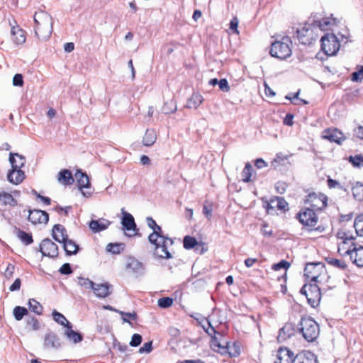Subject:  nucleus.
Masks as SVG:
<instances>
[{
	"label": "nucleus",
	"instance_id": "nucleus-15",
	"mask_svg": "<svg viewBox=\"0 0 363 363\" xmlns=\"http://www.w3.org/2000/svg\"><path fill=\"white\" fill-rule=\"evenodd\" d=\"M323 138L337 144H340L344 140L342 133L336 128L325 130L323 133Z\"/></svg>",
	"mask_w": 363,
	"mask_h": 363
},
{
	"label": "nucleus",
	"instance_id": "nucleus-14",
	"mask_svg": "<svg viewBox=\"0 0 363 363\" xmlns=\"http://www.w3.org/2000/svg\"><path fill=\"white\" fill-rule=\"evenodd\" d=\"M126 269L137 276L142 275L145 270L143 264L133 257L128 259Z\"/></svg>",
	"mask_w": 363,
	"mask_h": 363
},
{
	"label": "nucleus",
	"instance_id": "nucleus-20",
	"mask_svg": "<svg viewBox=\"0 0 363 363\" xmlns=\"http://www.w3.org/2000/svg\"><path fill=\"white\" fill-rule=\"evenodd\" d=\"M52 237L58 242L63 243L69 239L65 227L60 224H56L52 228Z\"/></svg>",
	"mask_w": 363,
	"mask_h": 363
},
{
	"label": "nucleus",
	"instance_id": "nucleus-33",
	"mask_svg": "<svg viewBox=\"0 0 363 363\" xmlns=\"http://www.w3.org/2000/svg\"><path fill=\"white\" fill-rule=\"evenodd\" d=\"M157 140L156 132L153 129H147L143 137V143L145 146H152Z\"/></svg>",
	"mask_w": 363,
	"mask_h": 363
},
{
	"label": "nucleus",
	"instance_id": "nucleus-27",
	"mask_svg": "<svg viewBox=\"0 0 363 363\" xmlns=\"http://www.w3.org/2000/svg\"><path fill=\"white\" fill-rule=\"evenodd\" d=\"M110 285L107 283L105 284H94L93 291L96 296L99 298H105L110 294L109 292Z\"/></svg>",
	"mask_w": 363,
	"mask_h": 363
},
{
	"label": "nucleus",
	"instance_id": "nucleus-32",
	"mask_svg": "<svg viewBox=\"0 0 363 363\" xmlns=\"http://www.w3.org/2000/svg\"><path fill=\"white\" fill-rule=\"evenodd\" d=\"M64 250L67 255H76L79 247L73 240L67 239L63 242Z\"/></svg>",
	"mask_w": 363,
	"mask_h": 363
},
{
	"label": "nucleus",
	"instance_id": "nucleus-8",
	"mask_svg": "<svg viewBox=\"0 0 363 363\" xmlns=\"http://www.w3.org/2000/svg\"><path fill=\"white\" fill-rule=\"evenodd\" d=\"M327 197L323 194L311 193L307 196L305 203L314 211L322 210L327 206Z\"/></svg>",
	"mask_w": 363,
	"mask_h": 363
},
{
	"label": "nucleus",
	"instance_id": "nucleus-44",
	"mask_svg": "<svg viewBox=\"0 0 363 363\" xmlns=\"http://www.w3.org/2000/svg\"><path fill=\"white\" fill-rule=\"evenodd\" d=\"M29 309L33 313L40 315L43 312V306L41 304L33 298H30L28 301Z\"/></svg>",
	"mask_w": 363,
	"mask_h": 363
},
{
	"label": "nucleus",
	"instance_id": "nucleus-54",
	"mask_svg": "<svg viewBox=\"0 0 363 363\" xmlns=\"http://www.w3.org/2000/svg\"><path fill=\"white\" fill-rule=\"evenodd\" d=\"M212 211V205L211 203H208L207 202H206L203 206V213L206 216V218H208V220H210L211 218Z\"/></svg>",
	"mask_w": 363,
	"mask_h": 363
},
{
	"label": "nucleus",
	"instance_id": "nucleus-47",
	"mask_svg": "<svg viewBox=\"0 0 363 363\" xmlns=\"http://www.w3.org/2000/svg\"><path fill=\"white\" fill-rule=\"evenodd\" d=\"M177 110V106L173 100H170L164 104L162 111L164 114L174 113Z\"/></svg>",
	"mask_w": 363,
	"mask_h": 363
},
{
	"label": "nucleus",
	"instance_id": "nucleus-23",
	"mask_svg": "<svg viewBox=\"0 0 363 363\" xmlns=\"http://www.w3.org/2000/svg\"><path fill=\"white\" fill-rule=\"evenodd\" d=\"M9 162L11 164L12 169H21L26 163V158L24 156L18 153H10Z\"/></svg>",
	"mask_w": 363,
	"mask_h": 363
},
{
	"label": "nucleus",
	"instance_id": "nucleus-51",
	"mask_svg": "<svg viewBox=\"0 0 363 363\" xmlns=\"http://www.w3.org/2000/svg\"><path fill=\"white\" fill-rule=\"evenodd\" d=\"M157 304L162 308H167L173 304V299L169 297H162L158 299Z\"/></svg>",
	"mask_w": 363,
	"mask_h": 363
},
{
	"label": "nucleus",
	"instance_id": "nucleus-25",
	"mask_svg": "<svg viewBox=\"0 0 363 363\" xmlns=\"http://www.w3.org/2000/svg\"><path fill=\"white\" fill-rule=\"evenodd\" d=\"M57 180L64 185H70L74 182L72 172L68 169L61 170L58 174Z\"/></svg>",
	"mask_w": 363,
	"mask_h": 363
},
{
	"label": "nucleus",
	"instance_id": "nucleus-21",
	"mask_svg": "<svg viewBox=\"0 0 363 363\" xmlns=\"http://www.w3.org/2000/svg\"><path fill=\"white\" fill-rule=\"evenodd\" d=\"M43 345L46 349H57L60 347V339L53 333H47L45 335Z\"/></svg>",
	"mask_w": 363,
	"mask_h": 363
},
{
	"label": "nucleus",
	"instance_id": "nucleus-22",
	"mask_svg": "<svg viewBox=\"0 0 363 363\" xmlns=\"http://www.w3.org/2000/svg\"><path fill=\"white\" fill-rule=\"evenodd\" d=\"M25 179V173L21 169H11L8 173V181L13 184H19Z\"/></svg>",
	"mask_w": 363,
	"mask_h": 363
},
{
	"label": "nucleus",
	"instance_id": "nucleus-42",
	"mask_svg": "<svg viewBox=\"0 0 363 363\" xmlns=\"http://www.w3.org/2000/svg\"><path fill=\"white\" fill-rule=\"evenodd\" d=\"M17 237L26 245L31 244L33 240L31 234L25 231L17 230Z\"/></svg>",
	"mask_w": 363,
	"mask_h": 363
},
{
	"label": "nucleus",
	"instance_id": "nucleus-55",
	"mask_svg": "<svg viewBox=\"0 0 363 363\" xmlns=\"http://www.w3.org/2000/svg\"><path fill=\"white\" fill-rule=\"evenodd\" d=\"M14 271H15V266L11 263H9L7 264L6 269H5V271L4 272V277L7 279H10L13 277V275L14 274Z\"/></svg>",
	"mask_w": 363,
	"mask_h": 363
},
{
	"label": "nucleus",
	"instance_id": "nucleus-19",
	"mask_svg": "<svg viewBox=\"0 0 363 363\" xmlns=\"http://www.w3.org/2000/svg\"><path fill=\"white\" fill-rule=\"evenodd\" d=\"M123 218L121 224L123 227V229L128 231L130 230H136V224L135 223V220L133 216L124 211L122 208Z\"/></svg>",
	"mask_w": 363,
	"mask_h": 363
},
{
	"label": "nucleus",
	"instance_id": "nucleus-63",
	"mask_svg": "<svg viewBox=\"0 0 363 363\" xmlns=\"http://www.w3.org/2000/svg\"><path fill=\"white\" fill-rule=\"evenodd\" d=\"M261 232L265 236H272L273 235L272 229L267 223L262 225Z\"/></svg>",
	"mask_w": 363,
	"mask_h": 363
},
{
	"label": "nucleus",
	"instance_id": "nucleus-9",
	"mask_svg": "<svg viewBox=\"0 0 363 363\" xmlns=\"http://www.w3.org/2000/svg\"><path fill=\"white\" fill-rule=\"evenodd\" d=\"M324 267L320 263H308L304 269V275L313 283H317L318 279Z\"/></svg>",
	"mask_w": 363,
	"mask_h": 363
},
{
	"label": "nucleus",
	"instance_id": "nucleus-43",
	"mask_svg": "<svg viewBox=\"0 0 363 363\" xmlns=\"http://www.w3.org/2000/svg\"><path fill=\"white\" fill-rule=\"evenodd\" d=\"M228 345V352L230 357H238L240 354V347L238 342L230 345L228 342H225Z\"/></svg>",
	"mask_w": 363,
	"mask_h": 363
},
{
	"label": "nucleus",
	"instance_id": "nucleus-45",
	"mask_svg": "<svg viewBox=\"0 0 363 363\" xmlns=\"http://www.w3.org/2000/svg\"><path fill=\"white\" fill-rule=\"evenodd\" d=\"M326 262L328 264L335 267L340 269H344L347 267L346 263L343 260L333 258V257L327 258Z\"/></svg>",
	"mask_w": 363,
	"mask_h": 363
},
{
	"label": "nucleus",
	"instance_id": "nucleus-7",
	"mask_svg": "<svg viewBox=\"0 0 363 363\" xmlns=\"http://www.w3.org/2000/svg\"><path fill=\"white\" fill-rule=\"evenodd\" d=\"M299 222L305 226L314 227L318 223V216L313 209L306 208L301 211L296 216Z\"/></svg>",
	"mask_w": 363,
	"mask_h": 363
},
{
	"label": "nucleus",
	"instance_id": "nucleus-58",
	"mask_svg": "<svg viewBox=\"0 0 363 363\" xmlns=\"http://www.w3.org/2000/svg\"><path fill=\"white\" fill-rule=\"evenodd\" d=\"M142 342V336L139 334H134L132 336L131 340L130 342V345L132 347H138Z\"/></svg>",
	"mask_w": 363,
	"mask_h": 363
},
{
	"label": "nucleus",
	"instance_id": "nucleus-62",
	"mask_svg": "<svg viewBox=\"0 0 363 363\" xmlns=\"http://www.w3.org/2000/svg\"><path fill=\"white\" fill-rule=\"evenodd\" d=\"M13 84L16 86H21L23 84V76L21 74H16L13 78Z\"/></svg>",
	"mask_w": 363,
	"mask_h": 363
},
{
	"label": "nucleus",
	"instance_id": "nucleus-34",
	"mask_svg": "<svg viewBox=\"0 0 363 363\" xmlns=\"http://www.w3.org/2000/svg\"><path fill=\"white\" fill-rule=\"evenodd\" d=\"M0 202L4 206H16L17 205V201L7 192L0 193Z\"/></svg>",
	"mask_w": 363,
	"mask_h": 363
},
{
	"label": "nucleus",
	"instance_id": "nucleus-60",
	"mask_svg": "<svg viewBox=\"0 0 363 363\" xmlns=\"http://www.w3.org/2000/svg\"><path fill=\"white\" fill-rule=\"evenodd\" d=\"M152 342L151 341L145 342L140 349V353H150L152 350Z\"/></svg>",
	"mask_w": 363,
	"mask_h": 363
},
{
	"label": "nucleus",
	"instance_id": "nucleus-36",
	"mask_svg": "<svg viewBox=\"0 0 363 363\" xmlns=\"http://www.w3.org/2000/svg\"><path fill=\"white\" fill-rule=\"evenodd\" d=\"M52 318L55 322L61 325L65 326V328L71 325V323L67 320L64 315L55 310L52 311Z\"/></svg>",
	"mask_w": 363,
	"mask_h": 363
},
{
	"label": "nucleus",
	"instance_id": "nucleus-6",
	"mask_svg": "<svg viewBox=\"0 0 363 363\" xmlns=\"http://www.w3.org/2000/svg\"><path fill=\"white\" fill-rule=\"evenodd\" d=\"M321 50L327 55H333L340 49V42L336 35L327 33L321 38Z\"/></svg>",
	"mask_w": 363,
	"mask_h": 363
},
{
	"label": "nucleus",
	"instance_id": "nucleus-61",
	"mask_svg": "<svg viewBox=\"0 0 363 363\" xmlns=\"http://www.w3.org/2000/svg\"><path fill=\"white\" fill-rule=\"evenodd\" d=\"M59 272L62 274H70L72 273V269L69 263H65L60 268Z\"/></svg>",
	"mask_w": 363,
	"mask_h": 363
},
{
	"label": "nucleus",
	"instance_id": "nucleus-31",
	"mask_svg": "<svg viewBox=\"0 0 363 363\" xmlns=\"http://www.w3.org/2000/svg\"><path fill=\"white\" fill-rule=\"evenodd\" d=\"M294 330L291 324H286L279 330V335L277 337L278 341H285L294 334Z\"/></svg>",
	"mask_w": 363,
	"mask_h": 363
},
{
	"label": "nucleus",
	"instance_id": "nucleus-17",
	"mask_svg": "<svg viewBox=\"0 0 363 363\" xmlns=\"http://www.w3.org/2000/svg\"><path fill=\"white\" fill-rule=\"evenodd\" d=\"M276 363H292L294 360V353L288 348H280L277 355Z\"/></svg>",
	"mask_w": 363,
	"mask_h": 363
},
{
	"label": "nucleus",
	"instance_id": "nucleus-10",
	"mask_svg": "<svg viewBox=\"0 0 363 363\" xmlns=\"http://www.w3.org/2000/svg\"><path fill=\"white\" fill-rule=\"evenodd\" d=\"M352 248L347 249L344 254H347L352 262L359 267H363V246L352 243Z\"/></svg>",
	"mask_w": 363,
	"mask_h": 363
},
{
	"label": "nucleus",
	"instance_id": "nucleus-52",
	"mask_svg": "<svg viewBox=\"0 0 363 363\" xmlns=\"http://www.w3.org/2000/svg\"><path fill=\"white\" fill-rule=\"evenodd\" d=\"M349 161L352 164L354 167H363V156L361 155H357L355 156H350Z\"/></svg>",
	"mask_w": 363,
	"mask_h": 363
},
{
	"label": "nucleus",
	"instance_id": "nucleus-28",
	"mask_svg": "<svg viewBox=\"0 0 363 363\" xmlns=\"http://www.w3.org/2000/svg\"><path fill=\"white\" fill-rule=\"evenodd\" d=\"M11 35L13 36V41L16 45H21L26 41V35L24 31L18 26L12 27Z\"/></svg>",
	"mask_w": 363,
	"mask_h": 363
},
{
	"label": "nucleus",
	"instance_id": "nucleus-53",
	"mask_svg": "<svg viewBox=\"0 0 363 363\" xmlns=\"http://www.w3.org/2000/svg\"><path fill=\"white\" fill-rule=\"evenodd\" d=\"M225 342L226 341L222 339L221 341L219 342V345H218V346H216V347L213 350L222 354H227L228 345L227 344L225 343Z\"/></svg>",
	"mask_w": 363,
	"mask_h": 363
},
{
	"label": "nucleus",
	"instance_id": "nucleus-56",
	"mask_svg": "<svg viewBox=\"0 0 363 363\" xmlns=\"http://www.w3.org/2000/svg\"><path fill=\"white\" fill-rule=\"evenodd\" d=\"M290 267L289 262L285 260H281L279 263L274 264L272 266V269L275 271L279 270L281 269H284L286 270Z\"/></svg>",
	"mask_w": 363,
	"mask_h": 363
},
{
	"label": "nucleus",
	"instance_id": "nucleus-3",
	"mask_svg": "<svg viewBox=\"0 0 363 363\" xmlns=\"http://www.w3.org/2000/svg\"><path fill=\"white\" fill-rule=\"evenodd\" d=\"M291 41L289 37H284L281 40H277L272 43L270 54L272 57L284 60L291 55L290 48Z\"/></svg>",
	"mask_w": 363,
	"mask_h": 363
},
{
	"label": "nucleus",
	"instance_id": "nucleus-24",
	"mask_svg": "<svg viewBox=\"0 0 363 363\" xmlns=\"http://www.w3.org/2000/svg\"><path fill=\"white\" fill-rule=\"evenodd\" d=\"M313 28H319L321 30L328 29V26L335 23V19L331 18H324L321 20H309Z\"/></svg>",
	"mask_w": 363,
	"mask_h": 363
},
{
	"label": "nucleus",
	"instance_id": "nucleus-29",
	"mask_svg": "<svg viewBox=\"0 0 363 363\" xmlns=\"http://www.w3.org/2000/svg\"><path fill=\"white\" fill-rule=\"evenodd\" d=\"M65 335L67 339L74 343H78L82 340V335L74 330H72V325L71 324L65 330Z\"/></svg>",
	"mask_w": 363,
	"mask_h": 363
},
{
	"label": "nucleus",
	"instance_id": "nucleus-41",
	"mask_svg": "<svg viewBox=\"0 0 363 363\" xmlns=\"http://www.w3.org/2000/svg\"><path fill=\"white\" fill-rule=\"evenodd\" d=\"M354 227L357 235L363 236V213L357 216L354 220Z\"/></svg>",
	"mask_w": 363,
	"mask_h": 363
},
{
	"label": "nucleus",
	"instance_id": "nucleus-38",
	"mask_svg": "<svg viewBox=\"0 0 363 363\" xmlns=\"http://www.w3.org/2000/svg\"><path fill=\"white\" fill-rule=\"evenodd\" d=\"M252 172V166L251 165L250 163L247 162L241 173L242 181L243 182L247 183L251 181Z\"/></svg>",
	"mask_w": 363,
	"mask_h": 363
},
{
	"label": "nucleus",
	"instance_id": "nucleus-40",
	"mask_svg": "<svg viewBox=\"0 0 363 363\" xmlns=\"http://www.w3.org/2000/svg\"><path fill=\"white\" fill-rule=\"evenodd\" d=\"M152 230L153 232L148 236L150 242H155L157 240L160 239V237H165L162 235V228L160 225H157Z\"/></svg>",
	"mask_w": 363,
	"mask_h": 363
},
{
	"label": "nucleus",
	"instance_id": "nucleus-49",
	"mask_svg": "<svg viewBox=\"0 0 363 363\" xmlns=\"http://www.w3.org/2000/svg\"><path fill=\"white\" fill-rule=\"evenodd\" d=\"M26 323L27 328L29 330H38L40 329V323L35 317L28 318Z\"/></svg>",
	"mask_w": 363,
	"mask_h": 363
},
{
	"label": "nucleus",
	"instance_id": "nucleus-16",
	"mask_svg": "<svg viewBox=\"0 0 363 363\" xmlns=\"http://www.w3.org/2000/svg\"><path fill=\"white\" fill-rule=\"evenodd\" d=\"M75 177L77 180L78 186L82 193L85 196H89L91 195V192H86L82 191L84 188H89L90 186V182L89 177L86 174L82 172L80 170H78L75 174Z\"/></svg>",
	"mask_w": 363,
	"mask_h": 363
},
{
	"label": "nucleus",
	"instance_id": "nucleus-48",
	"mask_svg": "<svg viewBox=\"0 0 363 363\" xmlns=\"http://www.w3.org/2000/svg\"><path fill=\"white\" fill-rule=\"evenodd\" d=\"M13 315L16 320H21L24 315H27L28 311L25 307L16 306L13 309Z\"/></svg>",
	"mask_w": 363,
	"mask_h": 363
},
{
	"label": "nucleus",
	"instance_id": "nucleus-18",
	"mask_svg": "<svg viewBox=\"0 0 363 363\" xmlns=\"http://www.w3.org/2000/svg\"><path fill=\"white\" fill-rule=\"evenodd\" d=\"M111 222L104 218L98 220H91L89 222V226L94 233H99L108 228Z\"/></svg>",
	"mask_w": 363,
	"mask_h": 363
},
{
	"label": "nucleus",
	"instance_id": "nucleus-5",
	"mask_svg": "<svg viewBox=\"0 0 363 363\" xmlns=\"http://www.w3.org/2000/svg\"><path fill=\"white\" fill-rule=\"evenodd\" d=\"M301 294L304 295L308 303L313 308L319 304L321 298L320 289L316 283L304 284L301 289Z\"/></svg>",
	"mask_w": 363,
	"mask_h": 363
},
{
	"label": "nucleus",
	"instance_id": "nucleus-50",
	"mask_svg": "<svg viewBox=\"0 0 363 363\" xmlns=\"http://www.w3.org/2000/svg\"><path fill=\"white\" fill-rule=\"evenodd\" d=\"M78 284L82 286V287H84V289H93V288L94 287V282H93L92 281H91L90 279H89L88 278H84V277H78Z\"/></svg>",
	"mask_w": 363,
	"mask_h": 363
},
{
	"label": "nucleus",
	"instance_id": "nucleus-1",
	"mask_svg": "<svg viewBox=\"0 0 363 363\" xmlns=\"http://www.w3.org/2000/svg\"><path fill=\"white\" fill-rule=\"evenodd\" d=\"M33 19L35 35L40 40L49 38L52 32V17L48 13L40 11L35 13Z\"/></svg>",
	"mask_w": 363,
	"mask_h": 363
},
{
	"label": "nucleus",
	"instance_id": "nucleus-59",
	"mask_svg": "<svg viewBox=\"0 0 363 363\" xmlns=\"http://www.w3.org/2000/svg\"><path fill=\"white\" fill-rule=\"evenodd\" d=\"M121 314L122 315L123 320L124 322L128 323L130 324V320L128 319H127L126 318H131L133 320H135L137 318V314L135 312H133V313L121 312Z\"/></svg>",
	"mask_w": 363,
	"mask_h": 363
},
{
	"label": "nucleus",
	"instance_id": "nucleus-11",
	"mask_svg": "<svg viewBox=\"0 0 363 363\" xmlns=\"http://www.w3.org/2000/svg\"><path fill=\"white\" fill-rule=\"evenodd\" d=\"M40 251L43 256L56 257L58 255V247L50 239H44L40 245Z\"/></svg>",
	"mask_w": 363,
	"mask_h": 363
},
{
	"label": "nucleus",
	"instance_id": "nucleus-13",
	"mask_svg": "<svg viewBox=\"0 0 363 363\" xmlns=\"http://www.w3.org/2000/svg\"><path fill=\"white\" fill-rule=\"evenodd\" d=\"M28 220L33 224L47 223L49 220L48 213L42 210H30Z\"/></svg>",
	"mask_w": 363,
	"mask_h": 363
},
{
	"label": "nucleus",
	"instance_id": "nucleus-57",
	"mask_svg": "<svg viewBox=\"0 0 363 363\" xmlns=\"http://www.w3.org/2000/svg\"><path fill=\"white\" fill-rule=\"evenodd\" d=\"M363 79V67L359 69L354 72L352 74V80L353 82H361Z\"/></svg>",
	"mask_w": 363,
	"mask_h": 363
},
{
	"label": "nucleus",
	"instance_id": "nucleus-12",
	"mask_svg": "<svg viewBox=\"0 0 363 363\" xmlns=\"http://www.w3.org/2000/svg\"><path fill=\"white\" fill-rule=\"evenodd\" d=\"M313 27L311 24L305 26L300 29H297L296 35L299 42L303 45L310 44L314 39Z\"/></svg>",
	"mask_w": 363,
	"mask_h": 363
},
{
	"label": "nucleus",
	"instance_id": "nucleus-4",
	"mask_svg": "<svg viewBox=\"0 0 363 363\" xmlns=\"http://www.w3.org/2000/svg\"><path fill=\"white\" fill-rule=\"evenodd\" d=\"M150 243L155 246L154 253L157 257L167 259L172 258V250L174 241L172 238L160 237L157 242Z\"/></svg>",
	"mask_w": 363,
	"mask_h": 363
},
{
	"label": "nucleus",
	"instance_id": "nucleus-64",
	"mask_svg": "<svg viewBox=\"0 0 363 363\" xmlns=\"http://www.w3.org/2000/svg\"><path fill=\"white\" fill-rule=\"evenodd\" d=\"M218 86H219L220 89L223 91L227 92L230 90V86H229L228 82L227 79H221L220 80H219Z\"/></svg>",
	"mask_w": 363,
	"mask_h": 363
},
{
	"label": "nucleus",
	"instance_id": "nucleus-2",
	"mask_svg": "<svg viewBox=\"0 0 363 363\" xmlns=\"http://www.w3.org/2000/svg\"><path fill=\"white\" fill-rule=\"evenodd\" d=\"M298 330L308 342H313L319 335V325L311 317H303L298 324Z\"/></svg>",
	"mask_w": 363,
	"mask_h": 363
},
{
	"label": "nucleus",
	"instance_id": "nucleus-39",
	"mask_svg": "<svg viewBox=\"0 0 363 363\" xmlns=\"http://www.w3.org/2000/svg\"><path fill=\"white\" fill-rule=\"evenodd\" d=\"M124 249L123 243H108L106 245V250L107 252L112 254H120Z\"/></svg>",
	"mask_w": 363,
	"mask_h": 363
},
{
	"label": "nucleus",
	"instance_id": "nucleus-26",
	"mask_svg": "<svg viewBox=\"0 0 363 363\" xmlns=\"http://www.w3.org/2000/svg\"><path fill=\"white\" fill-rule=\"evenodd\" d=\"M203 98L199 92H194L188 99L186 102V107L189 108L196 109L203 102Z\"/></svg>",
	"mask_w": 363,
	"mask_h": 363
},
{
	"label": "nucleus",
	"instance_id": "nucleus-30",
	"mask_svg": "<svg viewBox=\"0 0 363 363\" xmlns=\"http://www.w3.org/2000/svg\"><path fill=\"white\" fill-rule=\"evenodd\" d=\"M338 237L343 240V241L339 245L338 252L340 253H341L342 255H345L346 254H344L345 252L347 249L353 247L352 243L351 244V245L350 247H347V241L352 240L354 239V238L352 236L348 235L346 233H344V232L338 233Z\"/></svg>",
	"mask_w": 363,
	"mask_h": 363
},
{
	"label": "nucleus",
	"instance_id": "nucleus-46",
	"mask_svg": "<svg viewBox=\"0 0 363 363\" xmlns=\"http://www.w3.org/2000/svg\"><path fill=\"white\" fill-rule=\"evenodd\" d=\"M183 245L185 249L190 250L196 246L198 245V242L195 238L186 235L184 238Z\"/></svg>",
	"mask_w": 363,
	"mask_h": 363
},
{
	"label": "nucleus",
	"instance_id": "nucleus-37",
	"mask_svg": "<svg viewBox=\"0 0 363 363\" xmlns=\"http://www.w3.org/2000/svg\"><path fill=\"white\" fill-rule=\"evenodd\" d=\"M352 192L354 198L361 201L363 199V184L356 182L352 187Z\"/></svg>",
	"mask_w": 363,
	"mask_h": 363
},
{
	"label": "nucleus",
	"instance_id": "nucleus-35",
	"mask_svg": "<svg viewBox=\"0 0 363 363\" xmlns=\"http://www.w3.org/2000/svg\"><path fill=\"white\" fill-rule=\"evenodd\" d=\"M273 203H276V208L280 210H285L288 206L287 202L283 198L275 197L274 199H272L269 203L267 204L268 211L270 208H274Z\"/></svg>",
	"mask_w": 363,
	"mask_h": 363
}]
</instances>
